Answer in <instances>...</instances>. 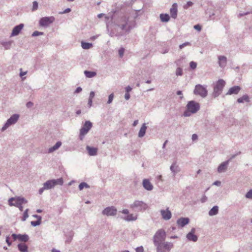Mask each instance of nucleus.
Instances as JSON below:
<instances>
[{"label":"nucleus","mask_w":252,"mask_h":252,"mask_svg":"<svg viewBox=\"0 0 252 252\" xmlns=\"http://www.w3.org/2000/svg\"><path fill=\"white\" fill-rule=\"evenodd\" d=\"M111 20V30L109 35L112 37H119L128 34L135 26V21L130 19L128 16L124 14H115Z\"/></svg>","instance_id":"1"},{"label":"nucleus","mask_w":252,"mask_h":252,"mask_svg":"<svg viewBox=\"0 0 252 252\" xmlns=\"http://www.w3.org/2000/svg\"><path fill=\"white\" fill-rule=\"evenodd\" d=\"M63 183V180L62 178L57 179L49 180L43 184V187L41 188L38 193L41 194L45 190H49L54 189L56 186H62Z\"/></svg>","instance_id":"2"},{"label":"nucleus","mask_w":252,"mask_h":252,"mask_svg":"<svg viewBox=\"0 0 252 252\" xmlns=\"http://www.w3.org/2000/svg\"><path fill=\"white\" fill-rule=\"evenodd\" d=\"M187 110L184 112L183 115L185 117H189L191 114L196 113L200 109V104L194 100L188 102L187 106Z\"/></svg>","instance_id":"3"},{"label":"nucleus","mask_w":252,"mask_h":252,"mask_svg":"<svg viewBox=\"0 0 252 252\" xmlns=\"http://www.w3.org/2000/svg\"><path fill=\"white\" fill-rule=\"evenodd\" d=\"M166 233L163 229L158 230L153 237V243L155 246L165 242Z\"/></svg>","instance_id":"4"},{"label":"nucleus","mask_w":252,"mask_h":252,"mask_svg":"<svg viewBox=\"0 0 252 252\" xmlns=\"http://www.w3.org/2000/svg\"><path fill=\"white\" fill-rule=\"evenodd\" d=\"M225 85V82L222 79H219L214 87L212 96L214 97H217L222 93L223 89Z\"/></svg>","instance_id":"5"},{"label":"nucleus","mask_w":252,"mask_h":252,"mask_svg":"<svg viewBox=\"0 0 252 252\" xmlns=\"http://www.w3.org/2000/svg\"><path fill=\"white\" fill-rule=\"evenodd\" d=\"M130 208L135 212H142L147 209V205L144 202L140 200H135L130 205Z\"/></svg>","instance_id":"6"},{"label":"nucleus","mask_w":252,"mask_h":252,"mask_svg":"<svg viewBox=\"0 0 252 252\" xmlns=\"http://www.w3.org/2000/svg\"><path fill=\"white\" fill-rule=\"evenodd\" d=\"M28 202L27 200L23 197L16 196L11 197L8 199V204L10 206L17 207L20 205H23Z\"/></svg>","instance_id":"7"},{"label":"nucleus","mask_w":252,"mask_h":252,"mask_svg":"<svg viewBox=\"0 0 252 252\" xmlns=\"http://www.w3.org/2000/svg\"><path fill=\"white\" fill-rule=\"evenodd\" d=\"M157 252H169L173 247L172 242H164L156 246Z\"/></svg>","instance_id":"8"},{"label":"nucleus","mask_w":252,"mask_h":252,"mask_svg":"<svg viewBox=\"0 0 252 252\" xmlns=\"http://www.w3.org/2000/svg\"><path fill=\"white\" fill-rule=\"evenodd\" d=\"M92 127V123L89 121H87L85 122L83 127L80 130L79 138L81 140H82L84 136L86 135Z\"/></svg>","instance_id":"9"},{"label":"nucleus","mask_w":252,"mask_h":252,"mask_svg":"<svg viewBox=\"0 0 252 252\" xmlns=\"http://www.w3.org/2000/svg\"><path fill=\"white\" fill-rule=\"evenodd\" d=\"M19 118V115L15 114L12 115L6 122L3 127L1 128V131H4L10 126L15 124Z\"/></svg>","instance_id":"10"},{"label":"nucleus","mask_w":252,"mask_h":252,"mask_svg":"<svg viewBox=\"0 0 252 252\" xmlns=\"http://www.w3.org/2000/svg\"><path fill=\"white\" fill-rule=\"evenodd\" d=\"M193 92L195 95H198L203 98L206 97L208 94L206 88L200 84L195 86Z\"/></svg>","instance_id":"11"},{"label":"nucleus","mask_w":252,"mask_h":252,"mask_svg":"<svg viewBox=\"0 0 252 252\" xmlns=\"http://www.w3.org/2000/svg\"><path fill=\"white\" fill-rule=\"evenodd\" d=\"M55 20L53 16L42 17L40 19L39 24L41 27H47L53 23Z\"/></svg>","instance_id":"12"},{"label":"nucleus","mask_w":252,"mask_h":252,"mask_svg":"<svg viewBox=\"0 0 252 252\" xmlns=\"http://www.w3.org/2000/svg\"><path fill=\"white\" fill-rule=\"evenodd\" d=\"M117 209L114 206L108 207L102 211V214L107 216H115L117 214Z\"/></svg>","instance_id":"13"},{"label":"nucleus","mask_w":252,"mask_h":252,"mask_svg":"<svg viewBox=\"0 0 252 252\" xmlns=\"http://www.w3.org/2000/svg\"><path fill=\"white\" fill-rule=\"evenodd\" d=\"M195 228H191L190 231L187 234L186 237L188 240L194 242H195L197 241L198 237L197 235H195Z\"/></svg>","instance_id":"14"},{"label":"nucleus","mask_w":252,"mask_h":252,"mask_svg":"<svg viewBox=\"0 0 252 252\" xmlns=\"http://www.w3.org/2000/svg\"><path fill=\"white\" fill-rule=\"evenodd\" d=\"M160 214L162 219L165 220H170L172 216L171 212L169 210V208H167L165 210H161Z\"/></svg>","instance_id":"15"},{"label":"nucleus","mask_w":252,"mask_h":252,"mask_svg":"<svg viewBox=\"0 0 252 252\" xmlns=\"http://www.w3.org/2000/svg\"><path fill=\"white\" fill-rule=\"evenodd\" d=\"M23 24H20L16 26L12 30L11 36H16L19 34L22 29L24 28Z\"/></svg>","instance_id":"16"},{"label":"nucleus","mask_w":252,"mask_h":252,"mask_svg":"<svg viewBox=\"0 0 252 252\" xmlns=\"http://www.w3.org/2000/svg\"><path fill=\"white\" fill-rule=\"evenodd\" d=\"M241 90V87L238 86H235L230 88L226 94V95L237 94Z\"/></svg>","instance_id":"17"},{"label":"nucleus","mask_w":252,"mask_h":252,"mask_svg":"<svg viewBox=\"0 0 252 252\" xmlns=\"http://www.w3.org/2000/svg\"><path fill=\"white\" fill-rule=\"evenodd\" d=\"M189 221V220L188 218H180L177 220V224L183 227L188 224Z\"/></svg>","instance_id":"18"},{"label":"nucleus","mask_w":252,"mask_h":252,"mask_svg":"<svg viewBox=\"0 0 252 252\" xmlns=\"http://www.w3.org/2000/svg\"><path fill=\"white\" fill-rule=\"evenodd\" d=\"M143 186L147 190L150 191L153 189V186L148 179H145L143 180Z\"/></svg>","instance_id":"19"},{"label":"nucleus","mask_w":252,"mask_h":252,"mask_svg":"<svg viewBox=\"0 0 252 252\" xmlns=\"http://www.w3.org/2000/svg\"><path fill=\"white\" fill-rule=\"evenodd\" d=\"M170 15L172 18L175 19L177 16V4L174 3L170 9Z\"/></svg>","instance_id":"20"},{"label":"nucleus","mask_w":252,"mask_h":252,"mask_svg":"<svg viewBox=\"0 0 252 252\" xmlns=\"http://www.w3.org/2000/svg\"><path fill=\"white\" fill-rule=\"evenodd\" d=\"M229 160L223 162L221 163L218 168V172L219 173L224 172L227 169V165L228 164Z\"/></svg>","instance_id":"21"},{"label":"nucleus","mask_w":252,"mask_h":252,"mask_svg":"<svg viewBox=\"0 0 252 252\" xmlns=\"http://www.w3.org/2000/svg\"><path fill=\"white\" fill-rule=\"evenodd\" d=\"M86 149L88 151L90 156H94L96 155L97 152V149L96 148L91 147L87 146L86 147Z\"/></svg>","instance_id":"22"},{"label":"nucleus","mask_w":252,"mask_h":252,"mask_svg":"<svg viewBox=\"0 0 252 252\" xmlns=\"http://www.w3.org/2000/svg\"><path fill=\"white\" fill-rule=\"evenodd\" d=\"M227 59L225 56H221L219 57V64L221 67H224L226 64Z\"/></svg>","instance_id":"23"},{"label":"nucleus","mask_w":252,"mask_h":252,"mask_svg":"<svg viewBox=\"0 0 252 252\" xmlns=\"http://www.w3.org/2000/svg\"><path fill=\"white\" fill-rule=\"evenodd\" d=\"M147 128V127L146 126V124H145V123L143 124L138 132V137H139L141 138V137H143L145 135Z\"/></svg>","instance_id":"24"},{"label":"nucleus","mask_w":252,"mask_h":252,"mask_svg":"<svg viewBox=\"0 0 252 252\" xmlns=\"http://www.w3.org/2000/svg\"><path fill=\"white\" fill-rule=\"evenodd\" d=\"M62 145V142L61 141L57 142L56 144L53 147L50 148L48 149V153H52L53 152L55 151L57 149H58Z\"/></svg>","instance_id":"25"},{"label":"nucleus","mask_w":252,"mask_h":252,"mask_svg":"<svg viewBox=\"0 0 252 252\" xmlns=\"http://www.w3.org/2000/svg\"><path fill=\"white\" fill-rule=\"evenodd\" d=\"M237 101L238 103H243L244 101L249 102L250 100L249 96L247 94H245L238 98Z\"/></svg>","instance_id":"26"},{"label":"nucleus","mask_w":252,"mask_h":252,"mask_svg":"<svg viewBox=\"0 0 252 252\" xmlns=\"http://www.w3.org/2000/svg\"><path fill=\"white\" fill-rule=\"evenodd\" d=\"M170 170L173 173L174 175L179 172V166L176 164L175 162L173 163L170 166Z\"/></svg>","instance_id":"27"},{"label":"nucleus","mask_w":252,"mask_h":252,"mask_svg":"<svg viewBox=\"0 0 252 252\" xmlns=\"http://www.w3.org/2000/svg\"><path fill=\"white\" fill-rule=\"evenodd\" d=\"M18 250L21 252H28V246L23 243H20L17 246Z\"/></svg>","instance_id":"28"},{"label":"nucleus","mask_w":252,"mask_h":252,"mask_svg":"<svg viewBox=\"0 0 252 252\" xmlns=\"http://www.w3.org/2000/svg\"><path fill=\"white\" fill-rule=\"evenodd\" d=\"M219 212V207L217 206H214L209 212V215L213 216L216 215Z\"/></svg>","instance_id":"29"},{"label":"nucleus","mask_w":252,"mask_h":252,"mask_svg":"<svg viewBox=\"0 0 252 252\" xmlns=\"http://www.w3.org/2000/svg\"><path fill=\"white\" fill-rule=\"evenodd\" d=\"M84 73L86 77L89 78H93L96 75V72L95 71L85 70Z\"/></svg>","instance_id":"30"},{"label":"nucleus","mask_w":252,"mask_h":252,"mask_svg":"<svg viewBox=\"0 0 252 252\" xmlns=\"http://www.w3.org/2000/svg\"><path fill=\"white\" fill-rule=\"evenodd\" d=\"M18 239L21 242H27L29 239V237L26 234H19Z\"/></svg>","instance_id":"31"},{"label":"nucleus","mask_w":252,"mask_h":252,"mask_svg":"<svg viewBox=\"0 0 252 252\" xmlns=\"http://www.w3.org/2000/svg\"><path fill=\"white\" fill-rule=\"evenodd\" d=\"M160 19L162 22H167L169 20L170 17L167 14H160Z\"/></svg>","instance_id":"32"},{"label":"nucleus","mask_w":252,"mask_h":252,"mask_svg":"<svg viewBox=\"0 0 252 252\" xmlns=\"http://www.w3.org/2000/svg\"><path fill=\"white\" fill-rule=\"evenodd\" d=\"M136 219L137 217L132 214L128 215L126 217L124 218V220L127 221L135 220Z\"/></svg>","instance_id":"33"},{"label":"nucleus","mask_w":252,"mask_h":252,"mask_svg":"<svg viewBox=\"0 0 252 252\" xmlns=\"http://www.w3.org/2000/svg\"><path fill=\"white\" fill-rule=\"evenodd\" d=\"M1 44L4 47L5 49L7 50L10 49L12 44V41H1Z\"/></svg>","instance_id":"34"},{"label":"nucleus","mask_w":252,"mask_h":252,"mask_svg":"<svg viewBox=\"0 0 252 252\" xmlns=\"http://www.w3.org/2000/svg\"><path fill=\"white\" fill-rule=\"evenodd\" d=\"M93 46V44L90 43L82 42L81 47L84 49H89Z\"/></svg>","instance_id":"35"},{"label":"nucleus","mask_w":252,"mask_h":252,"mask_svg":"<svg viewBox=\"0 0 252 252\" xmlns=\"http://www.w3.org/2000/svg\"><path fill=\"white\" fill-rule=\"evenodd\" d=\"M78 188H79V190H81L84 188H87V189L90 188V186L85 182H82L79 184Z\"/></svg>","instance_id":"36"},{"label":"nucleus","mask_w":252,"mask_h":252,"mask_svg":"<svg viewBox=\"0 0 252 252\" xmlns=\"http://www.w3.org/2000/svg\"><path fill=\"white\" fill-rule=\"evenodd\" d=\"M38 8V3L36 1H34L32 2V12L36 11L37 10Z\"/></svg>","instance_id":"37"},{"label":"nucleus","mask_w":252,"mask_h":252,"mask_svg":"<svg viewBox=\"0 0 252 252\" xmlns=\"http://www.w3.org/2000/svg\"><path fill=\"white\" fill-rule=\"evenodd\" d=\"M29 209H27L23 213V216L22 218V221H25L26 219L29 217L28 212Z\"/></svg>","instance_id":"38"},{"label":"nucleus","mask_w":252,"mask_h":252,"mask_svg":"<svg viewBox=\"0 0 252 252\" xmlns=\"http://www.w3.org/2000/svg\"><path fill=\"white\" fill-rule=\"evenodd\" d=\"M247 198L252 199V189H251L245 195Z\"/></svg>","instance_id":"39"},{"label":"nucleus","mask_w":252,"mask_h":252,"mask_svg":"<svg viewBox=\"0 0 252 252\" xmlns=\"http://www.w3.org/2000/svg\"><path fill=\"white\" fill-rule=\"evenodd\" d=\"M191 44L190 42H186L181 45H179V48L180 49H182L183 48H184L185 47L187 46H191Z\"/></svg>","instance_id":"40"},{"label":"nucleus","mask_w":252,"mask_h":252,"mask_svg":"<svg viewBox=\"0 0 252 252\" xmlns=\"http://www.w3.org/2000/svg\"><path fill=\"white\" fill-rule=\"evenodd\" d=\"M176 75L177 76H182L183 75V70L180 67H178L176 70Z\"/></svg>","instance_id":"41"},{"label":"nucleus","mask_w":252,"mask_h":252,"mask_svg":"<svg viewBox=\"0 0 252 252\" xmlns=\"http://www.w3.org/2000/svg\"><path fill=\"white\" fill-rule=\"evenodd\" d=\"M41 223V221H39V220H36V221H32L31 222V224L32 226H38L39 225H40Z\"/></svg>","instance_id":"42"},{"label":"nucleus","mask_w":252,"mask_h":252,"mask_svg":"<svg viewBox=\"0 0 252 252\" xmlns=\"http://www.w3.org/2000/svg\"><path fill=\"white\" fill-rule=\"evenodd\" d=\"M189 66H190V68H191L192 69H194L196 68L197 63H195L193 61H191L189 63Z\"/></svg>","instance_id":"43"},{"label":"nucleus","mask_w":252,"mask_h":252,"mask_svg":"<svg viewBox=\"0 0 252 252\" xmlns=\"http://www.w3.org/2000/svg\"><path fill=\"white\" fill-rule=\"evenodd\" d=\"M43 32H38V31H34L32 33V36H38V35H43Z\"/></svg>","instance_id":"44"},{"label":"nucleus","mask_w":252,"mask_h":252,"mask_svg":"<svg viewBox=\"0 0 252 252\" xmlns=\"http://www.w3.org/2000/svg\"><path fill=\"white\" fill-rule=\"evenodd\" d=\"M113 98H114V94L112 93V94H111L108 96V100L107 101V103L108 104L111 103L113 100Z\"/></svg>","instance_id":"45"},{"label":"nucleus","mask_w":252,"mask_h":252,"mask_svg":"<svg viewBox=\"0 0 252 252\" xmlns=\"http://www.w3.org/2000/svg\"><path fill=\"white\" fill-rule=\"evenodd\" d=\"M125 52V49L123 47L121 48L119 50V54L120 58H122L124 56V54Z\"/></svg>","instance_id":"46"},{"label":"nucleus","mask_w":252,"mask_h":252,"mask_svg":"<svg viewBox=\"0 0 252 252\" xmlns=\"http://www.w3.org/2000/svg\"><path fill=\"white\" fill-rule=\"evenodd\" d=\"M193 5V2L191 1H188L186 4L184 6V9H188L189 7Z\"/></svg>","instance_id":"47"},{"label":"nucleus","mask_w":252,"mask_h":252,"mask_svg":"<svg viewBox=\"0 0 252 252\" xmlns=\"http://www.w3.org/2000/svg\"><path fill=\"white\" fill-rule=\"evenodd\" d=\"M70 11H71V9L70 8H67L65 9L64 11L59 12V14H65V13H69Z\"/></svg>","instance_id":"48"},{"label":"nucleus","mask_w":252,"mask_h":252,"mask_svg":"<svg viewBox=\"0 0 252 252\" xmlns=\"http://www.w3.org/2000/svg\"><path fill=\"white\" fill-rule=\"evenodd\" d=\"M5 241L6 243L7 244L8 246H10L12 244L11 242L10 241V237L9 236H7L6 237Z\"/></svg>","instance_id":"49"},{"label":"nucleus","mask_w":252,"mask_h":252,"mask_svg":"<svg viewBox=\"0 0 252 252\" xmlns=\"http://www.w3.org/2000/svg\"><path fill=\"white\" fill-rule=\"evenodd\" d=\"M207 200V197L205 195H203L200 199L202 203H204Z\"/></svg>","instance_id":"50"},{"label":"nucleus","mask_w":252,"mask_h":252,"mask_svg":"<svg viewBox=\"0 0 252 252\" xmlns=\"http://www.w3.org/2000/svg\"><path fill=\"white\" fill-rule=\"evenodd\" d=\"M193 28L194 29L196 30L199 32H200L201 30V26L199 24L194 25Z\"/></svg>","instance_id":"51"},{"label":"nucleus","mask_w":252,"mask_h":252,"mask_svg":"<svg viewBox=\"0 0 252 252\" xmlns=\"http://www.w3.org/2000/svg\"><path fill=\"white\" fill-rule=\"evenodd\" d=\"M94 94H95L94 92V91H91L90 93V96H89V99H91L93 100V98L94 96Z\"/></svg>","instance_id":"52"},{"label":"nucleus","mask_w":252,"mask_h":252,"mask_svg":"<svg viewBox=\"0 0 252 252\" xmlns=\"http://www.w3.org/2000/svg\"><path fill=\"white\" fill-rule=\"evenodd\" d=\"M32 216H33V217L37 219V220L41 221L42 218H41V217L40 216H39V215H33Z\"/></svg>","instance_id":"53"},{"label":"nucleus","mask_w":252,"mask_h":252,"mask_svg":"<svg viewBox=\"0 0 252 252\" xmlns=\"http://www.w3.org/2000/svg\"><path fill=\"white\" fill-rule=\"evenodd\" d=\"M11 236L12 237L14 241H15L16 239H18L19 234H12Z\"/></svg>","instance_id":"54"},{"label":"nucleus","mask_w":252,"mask_h":252,"mask_svg":"<svg viewBox=\"0 0 252 252\" xmlns=\"http://www.w3.org/2000/svg\"><path fill=\"white\" fill-rule=\"evenodd\" d=\"M136 252H143V248L142 247H138L136 249Z\"/></svg>","instance_id":"55"},{"label":"nucleus","mask_w":252,"mask_h":252,"mask_svg":"<svg viewBox=\"0 0 252 252\" xmlns=\"http://www.w3.org/2000/svg\"><path fill=\"white\" fill-rule=\"evenodd\" d=\"M191 139L192 141H195L198 139V136L196 134H193L192 135Z\"/></svg>","instance_id":"56"},{"label":"nucleus","mask_w":252,"mask_h":252,"mask_svg":"<svg viewBox=\"0 0 252 252\" xmlns=\"http://www.w3.org/2000/svg\"><path fill=\"white\" fill-rule=\"evenodd\" d=\"M33 106V103L31 102V101H29L26 104V106L28 107V108H31L32 107V106Z\"/></svg>","instance_id":"57"},{"label":"nucleus","mask_w":252,"mask_h":252,"mask_svg":"<svg viewBox=\"0 0 252 252\" xmlns=\"http://www.w3.org/2000/svg\"><path fill=\"white\" fill-rule=\"evenodd\" d=\"M82 89L80 87H78L75 90L74 93H79L82 91Z\"/></svg>","instance_id":"58"},{"label":"nucleus","mask_w":252,"mask_h":252,"mask_svg":"<svg viewBox=\"0 0 252 252\" xmlns=\"http://www.w3.org/2000/svg\"><path fill=\"white\" fill-rule=\"evenodd\" d=\"M27 71H25V72H21L20 73V76L22 77V79H25V77H23V76L25 75L26 74H27Z\"/></svg>","instance_id":"59"},{"label":"nucleus","mask_w":252,"mask_h":252,"mask_svg":"<svg viewBox=\"0 0 252 252\" xmlns=\"http://www.w3.org/2000/svg\"><path fill=\"white\" fill-rule=\"evenodd\" d=\"M131 90H132V88L129 86H128L127 87H126V93H128L129 92H130L131 91Z\"/></svg>","instance_id":"60"},{"label":"nucleus","mask_w":252,"mask_h":252,"mask_svg":"<svg viewBox=\"0 0 252 252\" xmlns=\"http://www.w3.org/2000/svg\"><path fill=\"white\" fill-rule=\"evenodd\" d=\"M221 184V182L219 181H216L213 183V185H216L217 186H220Z\"/></svg>","instance_id":"61"},{"label":"nucleus","mask_w":252,"mask_h":252,"mask_svg":"<svg viewBox=\"0 0 252 252\" xmlns=\"http://www.w3.org/2000/svg\"><path fill=\"white\" fill-rule=\"evenodd\" d=\"M177 94L181 95V96H180V98L181 99L183 98V94H182V92L181 91H178L177 92Z\"/></svg>","instance_id":"62"},{"label":"nucleus","mask_w":252,"mask_h":252,"mask_svg":"<svg viewBox=\"0 0 252 252\" xmlns=\"http://www.w3.org/2000/svg\"><path fill=\"white\" fill-rule=\"evenodd\" d=\"M125 98L126 100H128L130 98V94L129 93H126L125 95Z\"/></svg>","instance_id":"63"},{"label":"nucleus","mask_w":252,"mask_h":252,"mask_svg":"<svg viewBox=\"0 0 252 252\" xmlns=\"http://www.w3.org/2000/svg\"><path fill=\"white\" fill-rule=\"evenodd\" d=\"M122 213L124 214H128L129 213V211L127 210V209H124L122 211Z\"/></svg>","instance_id":"64"}]
</instances>
